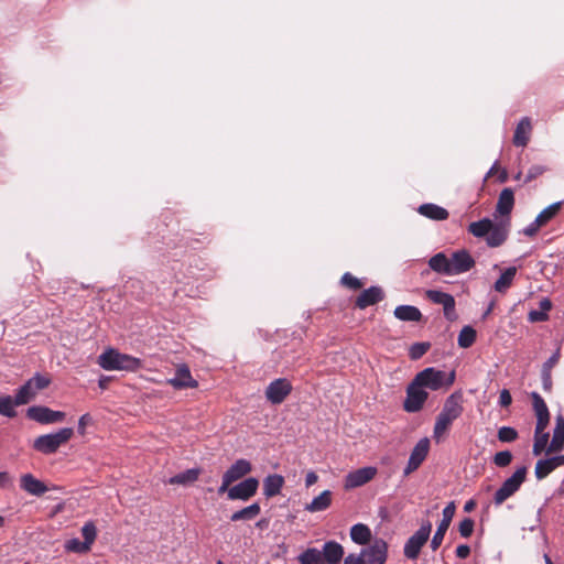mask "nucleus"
Masks as SVG:
<instances>
[{
  "label": "nucleus",
  "mask_w": 564,
  "mask_h": 564,
  "mask_svg": "<svg viewBox=\"0 0 564 564\" xmlns=\"http://www.w3.org/2000/svg\"><path fill=\"white\" fill-rule=\"evenodd\" d=\"M531 130L532 127L530 119L528 117H523L514 130L513 144L516 147H525L529 142Z\"/></svg>",
  "instance_id": "obj_26"
},
{
  "label": "nucleus",
  "mask_w": 564,
  "mask_h": 564,
  "mask_svg": "<svg viewBox=\"0 0 564 564\" xmlns=\"http://www.w3.org/2000/svg\"><path fill=\"white\" fill-rule=\"evenodd\" d=\"M36 392L34 391L33 387H31V382H25L23 386H21L14 398H15V404L17 405H23L29 403L34 397Z\"/></svg>",
  "instance_id": "obj_38"
},
{
  "label": "nucleus",
  "mask_w": 564,
  "mask_h": 564,
  "mask_svg": "<svg viewBox=\"0 0 564 564\" xmlns=\"http://www.w3.org/2000/svg\"><path fill=\"white\" fill-rule=\"evenodd\" d=\"M543 225L540 224V221H538V219L535 218L531 224H529L524 229H523V234L528 237H533L538 231L539 229L542 227Z\"/></svg>",
  "instance_id": "obj_57"
},
{
  "label": "nucleus",
  "mask_w": 564,
  "mask_h": 564,
  "mask_svg": "<svg viewBox=\"0 0 564 564\" xmlns=\"http://www.w3.org/2000/svg\"><path fill=\"white\" fill-rule=\"evenodd\" d=\"M430 343H415L411 345L409 349V357L412 360H417L430 349Z\"/></svg>",
  "instance_id": "obj_48"
},
{
  "label": "nucleus",
  "mask_w": 564,
  "mask_h": 564,
  "mask_svg": "<svg viewBox=\"0 0 564 564\" xmlns=\"http://www.w3.org/2000/svg\"><path fill=\"white\" fill-rule=\"evenodd\" d=\"M455 554L459 558H466L470 554V547L467 544H460L456 547Z\"/></svg>",
  "instance_id": "obj_62"
},
{
  "label": "nucleus",
  "mask_w": 564,
  "mask_h": 564,
  "mask_svg": "<svg viewBox=\"0 0 564 564\" xmlns=\"http://www.w3.org/2000/svg\"><path fill=\"white\" fill-rule=\"evenodd\" d=\"M514 206V193L510 187L503 188L498 197V202L496 205L495 217L500 215L501 217L510 218V214Z\"/></svg>",
  "instance_id": "obj_21"
},
{
  "label": "nucleus",
  "mask_w": 564,
  "mask_h": 564,
  "mask_svg": "<svg viewBox=\"0 0 564 564\" xmlns=\"http://www.w3.org/2000/svg\"><path fill=\"white\" fill-rule=\"evenodd\" d=\"M492 220L489 218H482L478 221L470 223L468 226V232L476 238H486L491 229Z\"/></svg>",
  "instance_id": "obj_36"
},
{
  "label": "nucleus",
  "mask_w": 564,
  "mask_h": 564,
  "mask_svg": "<svg viewBox=\"0 0 564 564\" xmlns=\"http://www.w3.org/2000/svg\"><path fill=\"white\" fill-rule=\"evenodd\" d=\"M476 337V330L471 326L466 325L459 332L457 344L460 348H469L475 343Z\"/></svg>",
  "instance_id": "obj_39"
},
{
  "label": "nucleus",
  "mask_w": 564,
  "mask_h": 564,
  "mask_svg": "<svg viewBox=\"0 0 564 564\" xmlns=\"http://www.w3.org/2000/svg\"><path fill=\"white\" fill-rule=\"evenodd\" d=\"M20 487L33 496H42L47 491V487L43 481L35 478L32 474H24L20 479Z\"/></svg>",
  "instance_id": "obj_24"
},
{
  "label": "nucleus",
  "mask_w": 564,
  "mask_h": 564,
  "mask_svg": "<svg viewBox=\"0 0 564 564\" xmlns=\"http://www.w3.org/2000/svg\"><path fill=\"white\" fill-rule=\"evenodd\" d=\"M261 512V507L258 502H253L238 511H235L230 516V521H250L253 520Z\"/></svg>",
  "instance_id": "obj_32"
},
{
  "label": "nucleus",
  "mask_w": 564,
  "mask_h": 564,
  "mask_svg": "<svg viewBox=\"0 0 564 564\" xmlns=\"http://www.w3.org/2000/svg\"><path fill=\"white\" fill-rule=\"evenodd\" d=\"M93 423V417L89 413L83 414L78 420L77 432L79 435H85L86 426Z\"/></svg>",
  "instance_id": "obj_55"
},
{
  "label": "nucleus",
  "mask_w": 564,
  "mask_h": 564,
  "mask_svg": "<svg viewBox=\"0 0 564 564\" xmlns=\"http://www.w3.org/2000/svg\"><path fill=\"white\" fill-rule=\"evenodd\" d=\"M518 438V432L511 426H501L498 430V440L502 443H510Z\"/></svg>",
  "instance_id": "obj_47"
},
{
  "label": "nucleus",
  "mask_w": 564,
  "mask_h": 564,
  "mask_svg": "<svg viewBox=\"0 0 564 564\" xmlns=\"http://www.w3.org/2000/svg\"><path fill=\"white\" fill-rule=\"evenodd\" d=\"M475 522L470 518H465L460 521L458 531L463 538H469L474 532Z\"/></svg>",
  "instance_id": "obj_51"
},
{
  "label": "nucleus",
  "mask_w": 564,
  "mask_h": 564,
  "mask_svg": "<svg viewBox=\"0 0 564 564\" xmlns=\"http://www.w3.org/2000/svg\"><path fill=\"white\" fill-rule=\"evenodd\" d=\"M258 488L259 480L256 477L246 478L231 486L230 490H228V499L247 501L257 494Z\"/></svg>",
  "instance_id": "obj_10"
},
{
  "label": "nucleus",
  "mask_w": 564,
  "mask_h": 564,
  "mask_svg": "<svg viewBox=\"0 0 564 564\" xmlns=\"http://www.w3.org/2000/svg\"><path fill=\"white\" fill-rule=\"evenodd\" d=\"M378 469L373 466H366L356 470L349 471L345 476L344 487L345 489H354L366 485L371 481L377 475Z\"/></svg>",
  "instance_id": "obj_12"
},
{
  "label": "nucleus",
  "mask_w": 564,
  "mask_h": 564,
  "mask_svg": "<svg viewBox=\"0 0 564 564\" xmlns=\"http://www.w3.org/2000/svg\"><path fill=\"white\" fill-rule=\"evenodd\" d=\"M292 383L286 378H278L265 388L267 400L274 405L281 404L292 392Z\"/></svg>",
  "instance_id": "obj_8"
},
{
  "label": "nucleus",
  "mask_w": 564,
  "mask_h": 564,
  "mask_svg": "<svg viewBox=\"0 0 564 564\" xmlns=\"http://www.w3.org/2000/svg\"><path fill=\"white\" fill-rule=\"evenodd\" d=\"M167 383L177 390L196 388L198 386V382L193 379L189 368L185 364L176 368L175 377L167 379Z\"/></svg>",
  "instance_id": "obj_18"
},
{
  "label": "nucleus",
  "mask_w": 564,
  "mask_h": 564,
  "mask_svg": "<svg viewBox=\"0 0 564 564\" xmlns=\"http://www.w3.org/2000/svg\"><path fill=\"white\" fill-rule=\"evenodd\" d=\"M12 477L7 471H0V488L7 489L12 486Z\"/></svg>",
  "instance_id": "obj_61"
},
{
  "label": "nucleus",
  "mask_w": 564,
  "mask_h": 564,
  "mask_svg": "<svg viewBox=\"0 0 564 564\" xmlns=\"http://www.w3.org/2000/svg\"><path fill=\"white\" fill-rule=\"evenodd\" d=\"M26 416L41 424H52L64 421L66 414L62 411H54L47 406L33 405L26 411Z\"/></svg>",
  "instance_id": "obj_11"
},
{
  "label": "nucleus",
  "mask_w": 564,
  "mask_h": 564,
  "mask_svg": "<svg viewBox=\"0 0 564 564\" xmlns=\"http://www.w3.org/2000/svg\"><path fill=\"white\" fill-rule=\"evenodd\" d=\"M517 274L516 267L507 268L499 279L495 282L494 289L499 293H505L512 284L513 279Z\"/></svg>",
  "instance_id": "obj_35"
},
{
  "label": "nucleus",
  "mask_w": 564,
  "mask_h": 564,
  "mask_svg": "<svg viewBox=\"0 0 564 564\" xmlns=\"http://www.w3.org/2000/svg\"><path fill=\"white\" fill-rule=\"evenodd\" d=\"M199 474H200L199 468L186 469L182 473H178V474L172 476L169 479V484L186 486V485L195 482L198 479Z\"/></svg>",
  "instance_id": "obj_34"
},
{
  "label": "nucleus",
  "mask_w": 564,
  "mask_h": 564,
  "mask_svg": "<svg viewBox=\"0 0 564 564\" xmlns=\"http://www.w3.org/2000/svg\"><path fill=\"white\" fill-rule=\"evenodd\" d=\"M90 549L91 547L86 542L80 541L77 538H73L65 542V550L67 552L84 554L89 552Z\"/></svg>",
  "instance_id": "obj_43"
},
{
  "label": "nucleus",
  "mask_w": 564,
  "mask_h": 564,
  "mask_svg": "<svg viewBox=\"0 0 564 564\" xmlns=\"http://www.w3.org/2000/svg\"><path fill=\"white\" fill-rule=\"evenodd\" d=\"M15 398L10 395L0 397V414L7 417H14L17 412L14 410Z\"/></svg>",
  "instance_id": "obj_40"
},
{
  "label": "nucleus",
  "mask_w": 564,
  "mask_h": 564,
  "mask_svg": "<svg viewBox=\"0 0 564 564\" xmlns=\"http://www.w3.org/2000/svg\"><path fill=\"white\" fill-rule=\"evenodd\" d=\"M463 411L460 392L452 393L446 398L433 429V438L437 443L441 442L443 435L448 431L453 422L462 415Z\"/></svg>",
  "instance_id": "obj_1"
},
{
  "label": "nucleus",
  "mask_w": 564,
  "mask_h": 564,
  "mask_svg": "<svg viewBox=\"0 0 564 564\" xmlns=\"http://www.w3.org/2000/svg\"><path fill=\"white\" fill-rule=\"evenodd\" d=\"M561 359V344L556 346L555 351L543 362L541 370L552 372V369Z\"/></svg>",
  "instance_id": "obj_49"
},
{
  "label": "nucleus",
  "mask_w": 564,
  "mask_h": 564,
  "mask_svg": "<svg viewBox=\"0 0 564 564\" xmlns=\"http://www.w3.org/2000/svg\"><path fill=\"white\" fill-rule=\"evenodd\" d=\"M417 212L429 218V219H432V220H446L449 216V213L447 212V209H445L444 207L442 206H438L436 204H432V203H426V204H422Z\"/></svg>",
  "instance_id": "obj_27"
},
{
  "label": "nucleus",
  "mask_w": 564,
  "mask_h": 564,
  "mask_svg": "<svg viewBox=\"0 0 564 564\" xmlns=\"http://www.w3.org/2000/svg\"><path fill=\"white\" fill-rule=\"evenodd\" d=\"M426 297L435 303L440 304L444 308V316L448 321H454L456 318L455 312V299L452 294L445 293L438 290H427Z\"/></svg>",
  "instance_id": "obj_16"
},
{
  "label": "nucleus",
  "mask_w": 564,
  "mask_h": 564,
  "mask_svg": "<svg viewBox=\"0 0 564 564\" xmlns=\"http://www.w3.org/2000/svg\"><path fill=\"white\" fill-rule=\"evenodd\" d=\"M74 435L72 427H63L55 433L44 434L36 437L33 442V448L44 455H51L66 444Z\"/></svg>",
  "instance_id": "obj_4"
},
{
  "label": "nucleus",
  "mask_w": 564,
  "mask_h": 564,
  "mask_svg": "<svg viewBox=\"0 0 564 564\" xmlns=\"http://www.w3.org/2000/svg\"><path fill=\"white\" fill-rule=\"evenodd\" d=\"M549 319V314L541 312L540 310H532L528 314V321L531 323L545 322Z\"/></svg>",
  "instance_id": "obj_54"
},
{
  "label": "nucleus",
  "mask_w": 564,
  "mask_h": 564,
  "mask_svg": "<svg viewBox=\"0 0 564 564\" xmlns=\"http://www.w3.org/2000/svg\"><path fill=\"white\" fill-rule=\"evenodd\" d=\"M429 398V393L425 389L415 383L413 379L406 388V398L403 402V409L408 413H416L422 410L424 403Z\"/></svg>",
  "instance_id": "obj_7"
},
{
  "label": "nucleus",
  "mask_w": 564,
  "mask_h": 564,
  "mask_svg": "<svg viewBox=\"0 0 564 564\" xmlns=\"http://www.w3.org/2000/svg\"><path fill=\"white\" fill-rule=\"evenodd\" d=\"M545 169L542 165H533L529 169L524 183H529L544 173Z\"/></svg>",
  "instance_id": "obj_53"
},
{
  "label": "nucleus",
  "mask_w": 564,
  "mask_h": 564,
  "mask_svg": "<svg viewBox=\"0 0 564 564\" xmlns=\"http://www.w3.org/2000/svg\"><path fill=\"white\" fill-rule=\"evenodd\" d=\"M26 382H31V387H33L34 391L37 392V391L43 390L50 386L51 378L36 372Z\"/></svg>",
  "instance_id": "obj_46"
},
{
  "label": "nucleus",
  "mask_w": 564,
  "mask_h": 564,
  "mask_svg": "<svg viewBox=\"0 0 564 564\" xmlns=\"http://www.w3.org/2000/svg\"><path fill=\"white\" fill-rule=\"evenodd\" d=\"M562 202H555L544 208L538 216L536 219L543 226L546 225L561 209Z\"/></svg>",
  "instance_id": "obj_41"
},
{
  "label": "nucleus",
  "mask_w": 564,
  "mask_h": 564,
  "mask_svg": "<svg viewBox=\"0 0 564 564\" xmlns=\"http://www.w3.org/2000/svg\"><path fill=\"white\" fill-rule=\"evenodd\" d=\"M252 470V465L248 459H237L230 467L224 473V477L230 482H235Z\"/></svg>",
  "instance_id": "obj_22"
},
{
  "label": "nucleus",
  "mask_w": 564,
  "mask_h": 564,
  "mask_svg": "<svg viewBox=\"0 0 564 564\" xmlns=\"http://www.w3.org/2000/svg\"><path fill=\"white\" fill-rule=\"evenodd\" d=\"M415 383L424 389L437 391L449 388L455 381V371H443L434 367H429L417 372L414 377Z\"/></svg>",
  "instance_id": "obj_3"
},
{
  "label": "nucleus",
  "mask_w": 564,
  "mask_h": 564,
  "mask_svg": "<svg viewBox=\"0 0 564 564\" xmlns=\"http://www.w3.org/2000/svg\"><path fill=\"white\" fill-rule=\"evenodd\" d=\"M360 554L365 564H384L388 558V543L376 539L369 546L361 549Z\"/></svg>",
  "instance_id": "obj_9"
},
{
  "label": "nucleus",
  "mask_w": 564,
  "mask_h": 564,
  "mask_svg": "<svg viewBox=\"0 0 564 564\" xmlns=\"http://www.w3.org/2000/svg\"><path fill=\"white\" fill-rule=\"evenodd\" d=\"M539 307H540V311L541 312H544L546 314H549V312L551 311L552 308V302L549 297H543L540 302H539Z\"/></svg>",
  "instance_id": "obj_63"
},
{
  "label": "nucleus",
  "mask_w": 564,
  "mask_h": 564,
  "mask_svg": "<svg viewBox=\"0 0 564 564\" xmlns=\"http://www.w3.org/2000/svg\"><path fill=\"white\" fill-rule=\"evenodd\" d=\"M512 397L510 394V391L508 389H502L499 394V405L507 408L511 404Z\"/></svg>",
  "instance_id": "obj_59"
},
{
  "label": "nucleus",
  "mask_w": 564,
  "mask_h": 564,
  "mask_svg": "<svg viewBox=\"0 0 564 564\" xmlns=\"http://www.w3.org/2000/svg\"><path fill=\"white\" fill-rule=\"evenodd\" d=\"M80 532L84 538V542H86L91 547L97 538V528L95 523L93 521L85 522Z\"/></svg>",
  "instance_id": "obj_44"
},
{
  "label": "nucleus",
  "mask_w": 564,
  "mask_h": 564,
  "mask_svg": "<svg viewBox=\"0 0 564 564\" xmlns=\"http://www.w3.org/2000/svg\"><path fill=\"white\" fill-rule=\"evenodd\" d=\"M429 451L430 440L427 437L421 438L411 451L403 475L409 476L411 473L415 471L427 457Z\"/></svg>",
  "instance_id": "obj_14"
},
{
  "label": "nucleus",
  "mask_w": 564,
  "mask_h": 564,
  "mask_svg": "<svg viewBox=\"0 0 564 564\" xmlns=\"http://www.w3.org/2000/svg\"><path fill=\"white\" fill-rule=\"evenodd\" d=\"M533 410L536 416H550L549 408L544 399L535 391L531 393Z\"/></svg>",
  "instance_id": "obj_42"
},
{
  "label": "nucleus",
  "mask_w": 564,
  "mask_h": 564,
  "mask_svg": "<svg viewBox=\"0 0 564 564\" xmlns=\"http://www.w3.org/2000/svg\"><path fill=\"white\" fill-rule=\"evenodd\" d=\"M333 494L330 490H324L317 497H315L310 503L305 506V510L308 512H319L326 510L332 505Z\"/></svg>",
  "instance_id": "obj_31"
},
{
  "label": "nucleus",
  "mask_w": 564,
  "mask_h": 564,
  "mask_svg": "<svg viewBox=\"0 0 564 564\" xmlns=\"http://www.w3.org/2000/svg\"><path fill=\"white\" fill-rule=\"evenodd\" d=\"M451 275H457L469 271L475 265V260L470 253L460 249L452 253L449 258Z\"/></svg>",
  "instance_id": "obj_17"
},
{
  "label": "nucleus",
  "mask_w": 564,
  "mask_h": 564,
  "mask_svg": "<svg viewBox=\"0 0 564 564\" xmlns=\"http://www.w3.org/2000/svg\"><path fill=\"white\" fill-rule=\"evenodd\" d=\"M284 477L282 475H279V474H272V475H268L264 479H263V495L267 497V498H272V497H275L278 496L283 486H284Z\"/></svg>",
  "instance_id": "obj_25"
},
{
  "label": "nucleus",
  "mask_w": 564,
  "mask_h": 564,
  "mask_svg": "<svg viewBox=\"0 0 564 564\" xmlns=\"http://www.w3.org/2000/svg\"><path fill=\"white\" fill-rule=\"evenodd\" d=\"M443 518L437 525V529L431 540V549L436 551L442 544L445 533L448 530V527L453 520L455 514V503L452 501L443 509Z\"/></svg>",
  "instance_id": "obj_15"
},
{
  "label": "nucleus",
  "mask_w": 564,
  "mask_h": 564,
  "mask_svg": "<svg viewBox=\"0 0 564 564\" xmlns=\"http://www.w3.org/2000/svg\"><path fill=\"white\" fill-rule=\"evenodd\" d=\"M492 460L498 467H507L512 462V454L510 451H501L495 454Z\"/></svg>",
  "instance_id": "obj_50"
},
{
  "label": "nucleus",
  "mask_w": 564,
  "mask_h": 564,
  "mask_svg": "<svg viewBox=\"0 0 564 564\" xmlns=\"http://www.w3.org/2000/svg\"><path fill=\"white\" fill-rule=\"evenodd\" d=\"M550 434H534V443L532 453L534 456L541 455L546 448L549 443Z\"/></svg>",
  "instance_id": "obj_45"
},
{
  "label": "nucleus",
  "mask_w": 564,
  "mask_h": 564,
  "mask_svg": "<svg viewBox=\"0 0 564 564\" xmlns=\"http://www.w3.org/2000/svg\"><path fill=\"white\" fill-rule=\"evenodd\" d=\"M560 467L555 457H549L545 459H539L535 464L534 474L536 479L542 480L547 477L553 470Z\"/></svg>",
  "instance_id": "obj_33"
},
{
  "label": "nucleus",
  "mask_w": 564,
  "mask_h": 564,
  "mask_svg": "<svg viewBox=\"0 0 564 564\" xmlns=\"http://www.w3.org/2000/svg\"><path fill=\"white\" fill-rule=\"evenodd\" d=\"M393 315L402 322H420L423 317L421 311L413 305H399L394 308Z\"/></svg>",
  "instance_id": "obj_28"
},
{
  "label": "nucleus",
  "mask_w": 564,
  "mask_h": 564,
  "mask_svg": "<svg viewBox=\"0 0 564 564\" xmlns=\"http://www.w3.org/2000/svg\"><path fill=\"white\" fill-rule=\"evenodd\" d=\"M97 364L107 371L135 372L143 367V361L134 356L123 354L116 348H107L98 356Z\"/></svg>",
  "instance_id": "obj_2"
},
{
  "label": "nucleus",
  "mask_w": 564,
  "mask_h": 564,
  "mask_svg": "<svg viewBox=\"0 0 564 564\" xmlns=\"http://www.w3.org/2000/svg\"><path fill=\"white\" fill-rule=\"evenodd\" d=\"M510 232V218H501L494 221L491 229L486 237V243L490 248L502 246L509 237Z\"/></svg>",
  "instance_id": "obj_13"
},
{
  "label": "nucleus",
  "mask_w": 564,
  "mask_h": 564,
  "mask_svg": "<svg viewBox=\"0 0 564 564\" xmlns=\"http://www.w3.org/2000/svg\"><path fill=\"white\" fill-rule=\"evenodd\" d=\"M384 299V293L380 286H370L364 290L356 300V307L364 310L375 305Z\"/></svg>",
  "instance_id": "obj_19"
},
{
  "label": "nucleus",
  "mask_w": 564,
  "mask_h": 564,
  "mask_svg": "<svg viewBox=\"0 0 564 564\" xmlns=\"http://www.w3.org/2000/svg\"><path fill=\"white\" fill-rule=\"evenodd\" d=\"M231 484H232V482H230L227 478H225V477L223 476V478H221V485H220V486H219V488H218V494H219V495H223V494H225V492H226V494L228 495V490H230V488H231V487H230V485H231Z\"/></svg>",
  "instance_id": "obj_64"
},
{
  "label": "nucleus",
  "mask_w": 564,
  "mask_h": 564,
  "mask_svg": "<svg viewBox=\"0 0 564 564\" xmlns=\"http://www.w3.org/2000/svg\"><path fill=\"white\" fill-rule=\"evenodd\" d=\"M429 267L438 274L451 275L449 258L444 252H438L431 257Z\"/></svg>",
  "instance_id": "obj_30"
},
{
  "label": "nucleus",
  "mask_w": 564,
  "mask_h": 564,
  "mask_svg": "<svg viewBox=\"0 0 564 564\" xmlns=\"http://www.w3.org/2000/svg\"><path fill=\"white\" fill-rule=\"evenodd\" d=\"M541 380H542V387L545 391H551L552 390V386H553V382H552V372L550 371H543L541 370Z\"/></svg>",
  "instance_id": "obj_58"
},
{
  "label": "nucleus",
  "mask_w": 564,
  "mask_h": 564,
  "mask_svg": "<svg viewBox=\"0 0 564 564\" xmlns=\"http://www.w3.org/2000/svg\"><path fill=\"white\" fill-rule=\"evenodd\" d=\"M550 423V416H536V424L534 434H549L545 432V429L547 427Z\"/></svg>",
  "instance_id": "obj_56"
},
{
  "label": "nucleus",
  "mask_w": 564,
  "mask_h": 564,
  "mask_svg": "<svg viewBox=\"0 0 564 564\" xmlns=\"http://www.w3.org/2000/svg\"><path fill=\"white\" fill-rule=\"evenodd\" d=\"M372 533L370 528L364 523L354 524L350 528V539L358 545H367L370 543Z\"/></svg>",
  "instance_id": "obj_29"
},
{
  "label": "nucleus",
  "mask_w": 564,
  "mask_h": 564,
  "mask_svg": "<svg viewBox=\"0 0 564 564\" xmlns=\"http://www.w3.org/2000/svg\"><path fill=\"white\" fill-rule=\"evenodd\" d=\"M341 283L351 289V290H359L361 286H362V283L360 282L359 279H357L356 276H354L351 273L349 272H346L343 276H341Z\"/></svg>",
  "instance_id": "obj_52"
},
{
  "label": "nucleus",
  "mask_w": 564,
  "mask_h": 564,
  "mask_svg": "<svg viewBox=\"0 0 564 564\" xmlns=\"http://www.w3.org/2000/svg\"><path fill=\"white\" fill-rule=\"evenodd\" d=\"M527 467L521 466L517 468V470L507 478L499 489L495 492L494 496V502L495 505L499 506L502 502H505L508 498L513 496L521 487V485L524 482L527 477Z\"/></svg>",
  "instance_id": "obj_5"
},
{
  "label": "nucleus",
  "mask_w": 564,
  "mask_h": 564,
  "mask_svg": "<svg viewBox=\"0 0 564 564\" xmlns=\"http://www.w3.org/2000/svg\"><path fill=\"white\" fill-rule=\"evenodd\" d=\"M297 561L300 564H324L322 560V553L316 547H308L303 551L299 556Z\"/></svg>",
  "instance_id": "obj_37"
},
{
  "label": "nucleus",
  "mask_w": 564,
  "mask_h": 564,
  "mask_svg": "<svg viewBox=\"0 0 564 564\" xmlns=\"http://www.w3.org/2000/svg\"><path fill=\"white\" fill-rule=\"evenodd\" d=\"M344 564H365V560L362 558L360 553L359 554L349 553L344 558Z\"/></svg>",
  "instance_id": "obj_60"
},
{
  "label": "nucleus",
  "mask_w": 564,
  "mask_h": 564,
  "mask_svg": "<svg viewBox=\"0 0 564 564\" xmlns=\"http://www.w3.org/2000/svg\"><path fill=\"white\" fill-rule=\"evenodd\" d=\"M564 448V416L557 414L555 416V426L553 430V437L547 447V453H558Z\"/></svg>",
  "instance_id": "obj_23"
},
{
  "label": "nucleus",
  "mask_w": 564,
  "mask_h": 564,
  "mask_svg": "<svg viewBox=\"0 0 564 564\" xmlns=\"http://www.w3.org/2000/svg\"><path fill=\"white\" fill-rule=\"evenodd\" d=\"M321 553L324 564H339L345 551L340 543L330 540L324 543Z\"/></svg>",
  "instance_id": "obj_20"
},
{
  "label": "nucleus",
  "mask_w": 564,
  "mask_h": 564,
  "mask_svg": "<svg viewBox=\"0 0 564 564\" xmlns=\"http://www.w3.org/2000/svg\"><path fill=\"white\" fill-rule=\"evenodd\" d=\"M432 530V524L430 521H425L421 524L419 530H416L404 543L403 554L408 560H417L421 549L427 542Z\"/></svg>",
  "instance_id": "obj_6"
}]
</instances>
